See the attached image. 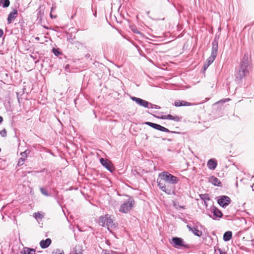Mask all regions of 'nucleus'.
Segmentation results:
<instances>
[{"mask_svg":"<svg viewBox=\"0 0 254 254\" xmlns=\"http://www.w3.org/2000/svg\"><path fill=\"white\" fill-rule=\"evenodd\" d=\"M69 254H82V253L81 252H75L74 253H70Z\"/></svg>","mask_w":254,"mask_h":254,"instance_id":"nucleus-35","label":"nucleus"},{"mask_svg":"<svg viewBox=\"0 0 254 254\" xmlns=\"http://www.w3.org/2000/svg\"><path fill=\"white\" fill-rule=\"evenodd\" d=\"M33 217L37 220L42 219L44 216V213L42 212H38L34 213L33 215Z\"/></svg>","mask_w":254,"mask_h":254,"instance_id":"nucleus-22","label":"nucleus"},{"mask_svg":"<svg viewBox=\"0 0 254 254\" xmlns=\"http://www.w3.org/2000/svg\"><path fill=\"white\" fill-rule=\"evenodd\" d=\"M21 161H22V164H23L24 161V160H25V159L23 158H21Z\"/></svg>","mask_w":254,"mask_h":254,"instance_id":"nucleus-39","label":"nucleus"},{"mask_svg":"<svg viewBox=\"0 0 254 254\" xmlns=\"http://www.w3.org/2000/svg\"><path fill=\"white\" fill-rule=\"evenodd\" d=\"M106 226L107 227L108 230H110L111 229H114L116 227V225L114 223V220L113 219L112 216L111 215H109V216Z\"/></svg>","mask_w":254,"mask_h":254,"instance_id":"nucleus-13","label":"nucleus"},{"mask_svg":"<svg viewBox=\"0 0 254 254\" xmlns=\"http://www.w3.org/2000/svg\"><path fill=\"white\" fill-rule=\"evenodd\" d=\"M211 211L213 212L214 216L216 217L221 218L222 216V213L217 208L213 207L211 208Z\"/></svg>","mask_w":254,"mask_h":254,"instance_id":"nucleus-19","label":"nucleus"},{"mask_svg":"<svg viewBox=\"0 0 254 254\" xmlns=\"http://www.w3.org/2000/svg\"><path fill=\"white\" fill-rule=\"evenodd\" d=\"M209 182L216 186H219L221 185L219 180L214 176L210 177L209 179Z\"/></svg>","mask_w":254,"mask_h":254,"instance_id":"nucleus-18","label":"nucleus"},{"mask_svg":"<svg viewBox=\"0 0 254 254\" xmlns=\"http://www.w3.org/2000/svg\"><path fill=\"white\" fill-rule=\"evenodd\" d=\"M1 151V149L0 148V151Z\"/></svg>","mask_w":254,"mask_h":254,"instance_id":"nucleus-42","label":"nucleus"},{"mask_svg":"<svg viewBox=\"0 0 254 254\" xmlns=\"http://www.w3.org/2000/svg\"><path fill=\"white\" fill-rule=\"evenodd\" d=\"M30 153V150L27 149L25 150L24 152L21 153V155L22 157L26 158L28 155Z\"/></svg>","mask_w":254,"mask_h":254,"instance_id":"nucleus-26","label":"nucleus"},{"mask_svg":"<svg viewBox=\"0 0 254 254\" xmlns=\"http://www.w3.org/2000/svg\"><path fill=\"white\" fill-rule=\"evenodd\" d=\"M159 177L161 179V180L170 184H176L179 181V179L168 172L164 171L159 174Z\"/></svg>","mask_w":254,"mask_h":254,"instance_id":"nucleus-2","label":"nucleus"},{"mask_svg":"<svg viewBox=\"0 0 254 254\" xmlns=\"http://www.w3.org/2000/svg\"><path fill=\"white\" fill-rule=\"evenodd\" d=\"M55 8L53 6L52 8H51V13H50V16L52 18H55L56 17V16H53V15L52 14V12L55 9Z\"/></svg>","mask_w":254,"mask_h":254,"instance_id":"nucleus-32","label":"nucleus"},{"mask_svg":"<svg viewBox=\"0 0 254 254\" xmlns=\"http://www.w3.org/2000/svg\"><path fill=\"white\" fill-rule=\"evenodd\" d=\"M18 164H22V161L20 162V161H19Z\"/></svg>","mask_w":254,"mask_h":254,"instance_id":"nucleus-41","label":"nucleus"},{"mask_svg":"<svg viewBox=\"0 0 254 254\" xmlns=\"http://www.w3.org/2000/svg\"><path fill=\"white\" fill-rule=\"evenodd\" d=\"M217 163L216 161L214 159H210L208 160L207 163L208 168L210 170H214L217 166Z\"/></svg>","mask_w":254,"mask_h":254,"instance_id":"nucleus-14","label":"nucleus"},{"mask_svg":"<svg viewBox=\"0 0 254 254\" xmlns=\"http://www.w3.org/2000/svg\"><path fill=\"white\" fill-rule=\"evenodd\" d=\"M51 240L50 238H47L45 240H42L40 242V247L42 249H46L48 248L51 244Z\"/></svg>","mask_w":254,"mask_h":254,"instance_id":"nucleus-16","label":"nucleus"},{"mask_svg":"<svg viewBox=\"0 0 254 254\" xmlns=\"http://www.w3.org/2000/svg\"><path fill=\"white\" fill-rule=\"evenodd\" d=\"M172 242L174 247L175 248L187 247V246L184 243L183 239L181 238L173 237L172 239Z\"/></svg>","mask_w":254,"mask_h":254,"instance_id":"nucleus-6","label":"nucleus"},{"mask_svg":"<svg viewBox=\"0 0 254 254\" xmlns=\"http://www.w3.org/2000/svg\"><path fill=\"white\" fill-rule=\"evenodd\" d=\"M3 34V31L2 29H0V38L2 36Z\"/></svg>","mask_w":254,"mask_h":254,"instance_id":"nucleus-34","label":"nucleus"},{"mask_svg":"<svg viewBox=\"0 0 254 254\" xmlns=\"http://www.w3.org/2000/svg\"><path fill=\"white\" fill-rule=\"evenodd\" d=\"M148 108H154V109H160V107L158 106V105H153L150 103V104L149 105Z\"/></svg>","mask_w":254,"mask_h":254,"instance_id":"nucleus-30","label":"nucleus"},{"mask_svg":"<svg viewBox=\"0 0 254 254\" xmlns=\"http://www.w3.org/2000/svg\"><path fill=\"white\" fill-rule=\"evenodd\" d=\"M218 50V44L215 42L213 43L211 56L207 59L203 65L204 70H205L213 62L217 55Z\"/></svg>","mask_w":254,"mask_h":254,"instance_id":"nucleus-3","label":"nucleus"},{"mask_svg":"<svg viewBox=\"0 0 254 254\" xmlns=\"http://www.w3.org/2000/svg\"><path fill=\"white\" fill-rule=\"evenodd\" d=\"M69 68V64H66L65 66V69L66 70H67V69H68Z\"/></svg>","mask_w":254,"mask_h":254,"instance_id":"nucleus-36","label":"nucleus"},{"mask_svg":"<svg viewBox=\"0 0 254 254\" xmlns=\"http://www.w3.org/2000/svg\"><path fill=\"white\" fill-rule=\"evenodd\" d=\"M53 253L55 254H64V251H61L60 249L55 250Z\"/></svg>","mask_w":254,"mask_h":254,"instance_id":"nucleus-28","label":"nucleus"},{"mask_svg":"<svg viewBox=\"0 0 254 254\" xmlns=\"http://www.w3.org/2000/svg\"><path fill=\"white\" fill-rule=\"evenodd\" d=\"M109 216V215H105V216L100 217L99 219V224L102 227L106 226Z\"/></svg>","mask_w":254,"mask_h":254,"instance_id":"nucleus-12","label":"nucleus"},{"mask_svg":"<svg viewBox=\"0 0 254 254\" xmlns=\"http://www.w3.org/2000/svg\"><path fill=\"white\" fill-rule=\"evenodd\" d=\"M18 164H22V161L20 162V161H19Z\"/></svg>","mask_w":254,"mask_h":254,"instance_id":"nucleus-40","label":"nucleus"},{"mask_svg":"<svg viewBox=\"0 0 254 254\" xmlns=\"http://www.w3.org/2000/svg\"><path fill=\"white\" fill-rule=\"evenodd\" d=\"M3 118L2 117L0 116V124L2 122Z\"/></svg>","mask_w":254,"mask_h":254,"instance_id":"nucleus-38","label":"nucleus"},{"mask_svg":"<svg viewBox=\"0 0 254 254\" xmlns=\"http://www.w3.org/2000/svg\"><path fill=\"white\" fill-rule=\"evenodd\" d=\"M229 100H230V99L228 98V99H224L223 100L220 101V102H225L226 101H229Z\"/></svg>","mask_w":254,"mask_h":254,"instance_id":"nucleus-37","label":"nucleus"},{"mask_svg":"<svg viewBox=\"0 0 254 254\" xmlns=\"http://www.w3.org/2000/svg\"><path fill=\"white\" fill-rule=\"evenodd\" d=\"M187 227L194 235L198 237H200L202 235V232L198 230L196 227H191L190 225H187Z\"/></svg>","mask_w":254,"mask_h":254,"instance_id":"nucleus-10","label":"nucleus"},{"mask_svg":"<svg viewBox=\"0 0 254 254\" xmlns=\"http://www.w3.org/2000/svg\"><path fill=\"white\" fill-rule=\"evenodd\" d=\"M40 191L43 194H44L46 196H49V193H48V191L45 189L41 188Z\"/></svg>","mask_w":254,"mask_h":254,"instance_id":"nucleus-27","label":"nucleus"},{"mask_svg":"<svg viewBox=\"0 0 254 254\" xmlns=\"http://www.w3.org/2000/svg\"><path fill=\"white\" fill-rule=\"evenodd\" d=\"M0 134L2 137H5L6 135V131L5 129L0 131Z\"/></svg>","mask_w":254,"mask_h":254,"instance_id":"nucleus-29","label":"nucleus"},{"mask_svg":"<svg viewBox=\"0 0 254 254\" xmlns=\"http://www.w3.org/2000/svg\"><path fill=\"white\" fill-rule=\"evenodd\" d=\"M164 181L161 180V179L160 178V180L158 179L157 183L158 184V186L159 188L163 191H166V187L165 184L163 183Z\"/></svg>","mask_w":254,"mask_h":254,"instance_id":"nucleus-20","label":"nucleus"},{"mask_svg":"<svg viewBox=\"0 0 254 254\" xmlns=\"http://www.w3.org/2000/svg\"><path fill=\"white\" fill-rule=\"evenodd\" d=\"M100 162L101 164L110 172H113L114 171L115 168L112 163L110 160L101 158L100 159Z\"/></svg>","mask_w":254,"mask_h":254,"instance_id":"nucleus-5","label":"nucleus"},{"mask_svg":"<svg viewBox=\"0 0 254 254\" xmlns=\"http://www.w3.org/2000/svg\"><path fill=\"white\" fill-rule=\"evenodd\" d=\"M55 8L53 6L52 8H51V13H50V16L52 18H55L56 17V16H53V15L52 14V12L55 9Z\"/></svg>","mask_w":254,"mask_h":254,"instance_id":"nucleus-33","label":"nucleus"},{"mask_svg":"<svg viewBox=\"0 0 254 254\" xmlns=\"http://www.w3.org/2000/svg\"><path fill=\"white\" fill-rule=\"evenodd\" d=\"M162 119H169L171 120H173L176 122H179L181 120V118L178 116H173L171 115H164L162 116L161 118Z\"/></svg>","mask_w":254,"mask_h":254,"instance_id":"nucleus-15","label":"nucleus"},{"mask_svg":"<svg viewBox=\"0 0 254 254\" xmlns=\"http://www.w3.org/2000/svg\"><path fill=\"white\" fill-rule=\"evenodd\" d=\"M232 237V233L231 231L226 232L223 235V240L224 241H229Z\"/></svg>","mask_w":254,"mask_h":254,"instance_id":"nucleus-21","label":"nucleus"},{"mask_svg":"<svg viewBox=\"0 0 254 254\" xmlns=\"http://www.w3.org/2000/svg\"><path fill=\"white\" fill-rule=\"evenodd\" d=\"M131 99L134 101L137 104L139 105L140 106L148 108L149 107V105L150 104L148 101L143 100L139 98H137L135 97H131Z\"/></svg>","mask_w":254,"mask_h":254,"instance_id":"nucleus-8","label":"nucleus"},{"mask_svg":"<svg viewBox=\"0 0 254 254\" xmlns=\"http://www.w3.org/2000/svg\"><path fill=\"white\" fill-rule=\"evenodd\" d=\"M200 197L204 201L205 204H206L207 201L210 200V198L208 194H201L200 195Z\"/></svg>","mask_w":254,"mask_h":254,"instance_id":"nucleus-23","label":"nucleus"},{"mask_svg":"<svg viewBox=\"0 0 254 254\" xmlns=\"http://www.w3.org/2000/svg\"><path fill=\"white\" fill-rule=\"evenodd\" d=\"M230 198L225 195L221 196L217 201L218 204L223 207H225L228 205L230 203Z\"/></svg>","mask_w":254,"mask_h":254,"instance_id":"nucleus-7","label":"nucleus"},{"mask_svg":"<svg viewBox=\"0 0 254 254\" xmlns=\"http://www.w3.org/2000/svg\"><path fill=\"white\" fill-rule=\"evenodd\" d=\"M10 2L9 0H0V5L3 7H7L9 5Z\"/></svg>","mask_w":254,"mask_h":254,"instance_id":"nucleus-24","label":"nucleus"},{"mask_svg":"<svg viewBox=\"0 0 254 254\" xmlns=\"http://www.w3.org/2000/svg\"><path fill=\"white\" fill-rule=\"evenodd\" d=\"M53 51L54 54L57 56L60 54V52L57 49H54Z\"/></svg>","mask_w":254,"mask_h":254,"instance_id":"nucleus-31","label":"nucleus"},{"mask_svg":"<svg viewBox=\"0 0 254 254\" xmlns=\"http://www.w3.org/2000/svg\"><path fill=\"white\" fill-rule=\"evenodd\" d=\"M17 15V10L15 9H13L8 15L7 17L8 23H11L13 20L16 17Z\"/></svg>","mask_w":254,"mask_h":254,"instance_id":"nucleus-11","label":"nucleus"},{"mask_svg":"<svg viewBox=\"0 0 254 254\" xmlns=\"http://www.w3.org/2000/svg\"><path fill=\"white\" fill-rule=\"evenodd\" d=\"M174 105L176 107H180L183 106H189L192 105V104L190 103L186 102L185 101L177 100L175 102Z\"/></svg>","mask_w":254,"mask_h":254,"instance_id":"nucleus-17","label":"nucleus"},{"mask_svg":"<svg viewBox=\"0 0 254 254\" xmlns=\"http://www.w3.org/2000/svg\"><path fill=\"white\" fill-rule=\"evenodd\" d=\"M133 202L132 198H129L121 204L119 211L123 213H127L132 209Z\"/></svg>","mask_w":254,"mask_h":254,"instance_id":"nucleus-4","label":"nucleus"},{"mask_svg":"<svg viewBox=\"0 0 254 254\" xmlns=\"http://www.w3.org/2000/svg\"><path fill=\"white\" fill-rule=\"evenodd\" d=\"M24 254H35V251L30 248H25L23 250Z\"/></svg>","mask_w":254,"mask_h":254,"instance_id":"nucleus-25","label":"nucleus"},{"mask_svg":"<svg viewBox=\"0 0 254 254\" xmlns=\"http://www.w3.org/2000/svg\"><path fill=\"white\" fill-rule=\"evenodd\" d=\"M250 65L248 57H245L241 63V65L238 72L236 74L237 80H241L249 73V66Z\"/></svg>","mask_w":254,"mask_h":254,"instance_id":"nucleus-1","label":"nucleus"},{"mask_svg":"<svg viewBox=\"0 0 254 254\" xmlns=\"http://www.w3.org/2000/svg\"><path fill=\"white\" fill-rule=\"evenodd\" d=\"M145 124L149 126L150 127H151L155 129H156L157 130H160L162 131L168 132H170L169 130L168 129H167V128L163 127L159 125L155 124V123L147 122L145 123Z\"/></svg>","mask_w":254,"mask_h":254,"instance_id":"nucleus-9","label":"nucleus"}]
</instances>
